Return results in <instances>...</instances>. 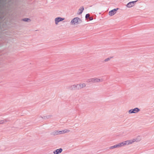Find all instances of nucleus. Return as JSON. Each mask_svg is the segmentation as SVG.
<instances>
[{"mask_svg": "<svg viewBox=\"0 0 154 154\" xmlns=\"http://www.w3.org/2000/svg\"><path fill=\"white\" fill-rule=\"evenodd\" d=\"M82 22V20L78 17H76L72 19L71 22L70 24L72 25H75L78 24Z\"/></svg>", "mask_w": 154, "mask_h": 154, "instance_id": "f257e3e1", "label": "nucleus"}, {"mask_svg": "<svg viewBox=\"0 0 154 154\" xmlns=\"http://www.w3.org/2000/svg\"><path fill=\"white\" fill-rule=\"evenodd\" d=\"M103 80L100 79L96 78H90L88 80V82H92L93 83H97L100 82H102Z\"/></svg>", "mask_w": 154, "mask_h": 154, "instance_id": "f03ea898", "label": "nucleus"}, {"mask_svg": "<svg viewBox=\"0 0 154 154\" xmlns=\"http://www.w3.org/2000/svg\"><path fill=\"white\" fill-rule=\"evenodd\" d=\"M140 111V109L138 108H135L133 109H131L129 110L128 112L129 114L136 113Z\"/></svg>", "mask_w": 154, "mask_h": 154, "instance_id": "7ed1b4c3", "label": "nucleus"}, {"mask_svg": "<svg viewBox=\"0 0 154 154\" xmlns=\"http://www.w3.org/2000/svg\"><path fill=\"white\" fill-rule=\"evenodd\" d=\"M118 8H116L110 11L109 12V15L110 16H112L113 15L116 13V11L118 10Z\"/></svg>", "mask_w": 154, "mask_h": 154, "instance_id": "20e7f679", "label": "nucleus"}, {"mask_svg": "<svg viewBox=\"0 0 154 154\" xmlns=\"http://www.w3.org/2000/svg\"><path fill=\"white\" fill-rule=\"evenodd\" d=\"M64 19V18L60 17H57L55 18L54 19L55 24L57 25L59 22L63 20Z\"/></svg>", "mask_w": 154, "mask_h": 154, "instance_id": "39448f33", "label": "nucleus"}, {"mask_svg": "<svg viewBox=\"0 0 154 154\" xmlns=\"http://www.w3.org/2000/svg\"><path fill=\"white\" fill-rule=\"evenodd\" d=\"M137 1H135L130 2L126 6L128 8H131L134 6L135 4V3Z\"/></svg>", "mask_w": 154, "mask_h": 154, "instance_id": "423d86ee", "label": "nucleus"}, {"mask_svg": "<svg viewBox=\"0 0 154 154\" xmlns=\"http://www.w3.org/2000/svg\"><path fill=\"white\" fill-rule=\"evenodd\" d=\"M125 145H129L134 143L133 139L125 141Z\"/></svg>", "mask_w": 154, "mask_h": 154, "instance_id": "0eeeda50", "label": "nucleus"}, {"mask_svg": "<svg viewBox=\"0 0 154 154\" xmlns=\"http://www.w3.org/2000/svg\"><path fill=\"white\" fill-rule=\"evenodd\" d=\"M63 149L60 148L54 151L53 153L54 154H58L61 153Z\"/></svg>", "mask_w": 154, "mask_h": 154, "instance_id": "6e6552de", "label": "nucleus"}, {"mask_svg": "<svg viewBox=\"0 0 154 154\" xmlns=\"http://www.w3.org/2000/svg\"><path fill=\"white\" fill-rule=\"evenodd\" d=\"M141 140V137L140 136H137L136 138L133 139L134 143V142H138Z\"/></svg>", "mask_w": 154, "mask_h": 154, "instance_id": "1a4fd4ad", "label": "nucleus"}, {"mask_svg": "<svg viewBox=\"0 0 154 154\" xmlns=\"http://www.w3.org/2000/svg\"><path fill=\"white\" fill-rule=\"evenodd\" d=\"M79 85L80 89L84 88L86 86V84L85 83L79 84Z\"/></svg>", "mask_w": 154, "mask_h": 154, "instance_id": "9d476101", "label": "nucleus"}, {"mask_svg": "<svg viewBox=\"0 0 154 154\" xmlns=\"http://www.w3.org/2000/svg\"><path fill=\"white\" fill-rule=\"evenodd\" d=\"M84 10V7L82 6L79 10V11L78 12V14H81Z\"/></svg>", "mask_w": 154, "mask_h": 154, "instance_id": "9b49d317", "label": "nucleus"}, {"mask_svg": "<svg viewBox=\"0 0 154 154\" xmlns=\"http://www.w3.org/2000/svg\"><path fill=\"white\" fill-rule=\"evenodd\" d=\"M51 134L55 136L58 134V131H55L52 132Z\"/></svg>", "mask_w": 154, "mask_h": 154, "instance_id": "f8f14e48", "label": "nucleus"}, {"mask_svg": "<svg viewBox=\"0 0 154 154\" xmlns=\"http://www.w3.org/2000/svg\"><path fill=\"white\" fill-rule=\"evenodd\" d=\"M69 88L71 90H75V85L70 86L69 87Z\"/></svg>", "mask_w": 154, "mask_h": 154, "instance_id": "ddd939ff", "label": "nucleus"}, {"mask_svg": "<svg viewBox=\"0 0 154 154\" xmlns=\"http://www.w3.org/2000/svg\"><path fill=\"white\" fill-rule=\"evenodd\" d=\"M119 144H120V146L121 147L125 146V141L122 142L121 143H119Z\"/></svg>", "mask_w": 154, "mask_h": 154, "instance_id": "4468645a", "label": "nucleus"}, {"mask_svg": "<svg viewBox=\"0 0 154 154\" xmlns=\"http://www.w3.org/2000/svg\"><path fill=\"white\" fill-rule=\"evenodd\" d=\"M75 89L80 90L79 84L75 85Z\"/></svg>", "mask_w": 154, "mask_h": 154, "instance_id": "2eb2a0df", "label": "nucleus"}, {"mask_svg": "<svg viewBox=\"0 0 154 154\" xmlns=\"http://www.w3.org/2000/svg\"><path fill=\"white\" fill-rule=\"evenodd\" d=\"M22 20L25 22H28L29 20V21H30V20L28 18H25L23 19H22Z\"/></svg>", "mask_w": 154, "mask_h": 154, "instance_id": "dca6fc26", "label": "nucleus"}, {"mask_svg": "<svg viewBox=\"0 0 154 154\" xmlns=\"http://www.w3.org/2000/svg\"><path fill=\"white\" fill-rule=\"evenodd\" d=\"M7 121L5 120H0V124H3L6 122Z\"/></svg>", "mask_w": 154, "mask_h": 154, "instance_id": "f3484780", "label": "nucleus"}, {"mask_svg": "<svg viewBox=\"0 0 154 154\" xmlns=\"http://www.w3.org/2000/svg\"><path fill=\"white\" fill-rule=\"evenodd\" d=\"M70 131L68 129H65L63 130V134L68 133Z\"/></svg>", "mask_w": 154, "mask_h": 154, "instance_id": "a211bd4d", "label": "nucleus"}, {"mask_svg": "<svg viewBox=\"0 0 154 154\" xmlns=\"http://www.w3.org/2000/svg\"><path fill=\"white\" fill-rule=\"evenodd\" d=\"M116 148V146L115 145H114L113 146H111L109 147V149H114Z\"/></svg>", "mask_w": 154, "mask_h": 154, "instance_id": "6ab92c4d", "label": "nucleus"}, {"mask_svg": "<svg viewBox=\"0 0 154 154\" xmlns=\"http://www.w3.org/2000/svg\"><path fill=\"white\" fill-rule=\"evenodd\" d=\"M58 134H64L63 132V130L62 131H58Z\"/></svg>", "mask_w": 154, "mask_h": 154, "instance_id": "aec40b11", "label": "nucleus"}, {"mask_svg": "<svg viewBox=\"0 0 154 154\" xmlns=\"http://www.w3.org/2000/svg\"><path fill=\"white\" fill-rule=\"evenodd\" d=\"M111 58H108L105 59L104 61L105 62H107L109 61L111 59Z\"/></svg>", "mask_w": 154, "mask_h": 154, "instance_id": "412c9836", "label": "nucleus"}, {"mask_svg": "<svg viewBox=\"0 0 154 154\" xmlns=\"http://www.w3.org/2000/svg\"><path fill=\"white\" fill-rule=\"evenodd\" d=\"M90 16V14H87L85 15V18L86 19H87L88 18H89Z\"/></svg>", "mask_w": 154, "mask_h": 154, "instance_id": "4be33fe9", "label": "nucleus"}, {"mask_svg": "<svg viewBox=\"0 0 154 154\" xmlns=\"http://www.w3.org/2000/svg\"><path fill=\"white\" fill-rule=\"evenodd\" d=\"M89 19L90 20H93V18L92 17H89Z\"/></svg>", "mask_w": 154, "mask_h": 154, "instance_id": "5701e85b", "label": "nucleus"}, {"mask_svg": "<svg viewBox=\"0 0 154 154\" xmlns=\"http://www.w3.org/2000/svg\"><path fill=\"white\" fill-rule=\"evenodd\" d=\"M115 145L116 146V148H119V146L118 143L116 144Z\"/></svg>", "mask_w": 154, "mask_h": 154, "instance_id": "b1692460", "label": "nucleus"}, {"mask_svg": "<svg viewBox=\"0 0 154 154\" xmlns=\"http://www.w3.org/2000/svg\"><path fill=\"white\" fill-rule=\"evenodd\" d=\"M51 115H49V116H47V118H49L51 117Z\"/></svg>", "mask_w": 154, "mask_h": 154, "instance_id": "393cba45", "label": "nucleus"}, {"mask_svg": "<svg viewBox=\"0 0 154 154\" xmlns=\"http://www.w3.org/2000/svg\"><path fill=\"white\" fill-rule=\"evenodd\" d=\"M118 145H119V148H120V147H121L120 146V144H119V143H118Z\"/></svg>", "mask_w": 154, "mask_h": 154, "instance_id": "a878e982", "label": "nucleus"}]
</instances>
